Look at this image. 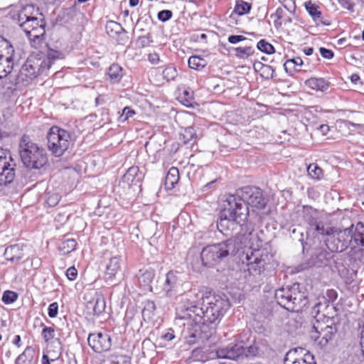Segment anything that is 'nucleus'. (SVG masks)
Returning a JSON list of instances; mask_svg holds the SVG:
<instances>
[{
    "mask_svg": "<svg viewBox=\"0 0 364 364\" xmlns=\"http://www.w3.org/2000/svg\"><path fill=\"white\" fill-rule=\"evenodd\" d=\"M230 308L228 299L220 296H214L207 305L196 309L193 318V326L188 331L186 337L196 338L199 337L202 328L208 324L219 323L226 311Z\"/></svg>",
    "mask_w": 364,
    "mask_h": 364,
    "instance_id": "f257e3e1",
    "label": "nucleus"
},
{
    "mask_svg": "<svg viewBox=\"0 0 364 364\" xmlns=\"http://www.w3.org/2000/svg\"><path fill=\"white\" fill-rule=\"evenodd\" d=\"M249 215V208L241 200L237 193L229 195L223 203L220 212L217 227L220 232L228 235L235 230L238 224L245 223Z\"/></svg>",
    "mask_w": 364,
    "mask_h": 364,
    "instance_id": "f03ea898",
    "label": "nucleus"
},
{
    "mask_svg": "<svg viewBox=\"0 0 364 364\" xmlns=\"http://www.w3.org/2000/svg\"><path fill=\"white\" fill-rule=\"evenodd\" d=\"M65 58V51L58 48L57 46H48L46 57L43 58L30 56L20 70L17 77L18 82L28 84L38 75L46 74L52 65L57 60Z\"/></svg>",
    "mask_w": 364,
    "mask_h": 364,
    "instance_id": "7ed1b4c3",
    "label": "nucleus"
},
{
    "mask_svg": "<svg viewBox=\"0 0 364 364\" xmlns=\"http://www.w3.org/2000/svg\"><path fill=\"white\" fill-rule=\"evenodd\" d=\"M242 248V241L238 237H231L223 242L204 247L200 253L203 264L213 267L224 258L235 255Z\"/></svg>",
    "mask_w": 364,
    "mask_h": 364,
    "instance_id": "20e7f679",
    "label": "nucleus"
},
{
    "mask_svg": "<svg viewBox=\"0 0 364 364\" xmlns=\"http://www.w3.org/2000/svg\"><path fill=\"white\" fill-rule=\"evenodd\" d=\"M242 248V241L238 237H231L223 242L204 247L200 253L203 264L213 267L224 258L235 255Z\"/></svg>",
    "mask_w": 364,
    "mask_h": 364,
    "instance_id": "39448f33",
    "label": "nucleus"
},
{
    "mask_svg": "<svg viewBox=\"0 0 364 364\" xmlns=\"http://www.w3.org/2000/svg\"><path fill=\"white\" fill-rule=\"evenodd\" d=\"M326 307V303L318 302L314 304L311 311V314L316 321L310 331V337L321 348L326 346L338 331L336 323L329 318H327L326 322L319 321L322 316H324L323 314L320 316L321 309Z\"/></svg>",
    "mask_w": 364,
    "mask_h": 364,
    "instance_id": "423d86ee",
    "label": "nucleus"
},
{
    "mask_svg": "<svg viewBox=\"0 0 364 364\" xmlns=\"http://www.w3.org/2000/svg\"><path fill=\"white\" fill-rule=\"evenodd\" d=\"M274 298L279 306L290 311H302L308 304L307 296L299 283L277 289Z\"/></svg>",
    "mask_w": 364,
    "mask_h": 364,
    "instance_id": "0eeeda50",
    "label": "nucleus"
},
{
    "mask_svg": "<svg viewBox=\"0 0 364 364\" xmlns=\"http://www.w3.org/2000/svg\"><path fill=\"white\" fill-rule=\"evenodd\" d=\"M19 154L22 163L28 168L40 169L48 161L44 149L23 135L19 142Z\"/></svg>",
    "mask_w": 364,
    "mask_h": 364,
    "instance_id": "6e6552de",
    "label": "nucleus"
},
{
    "mask_svg": "<svg viewBox=\"0 0 364 364\" xmlns=\"http://www.w3.org/2000/svg\"><path fill=\"white\" fill-rule=\"evenodd\" d=\"M47 140L48 150L56 157L63 156L72 144L70 132L57 126L50 129Z\"/></svg>",
    "mask_w": 364,
    "mask_h": 364,
    "instance_id": "1a4fd4ad",
    "label": "nucleus"
},
{
    "mask_svg": "<svg viewBox=\"0 0 364 364\" xmlns=\"http://www.w3.org/2000/svg\"><path fill=\"white\" fill-rule=\"evenodd\" d=\"M352 243V228L336 230L325 240L327 248L331 252H341L346 250Z\"/></svg>",
    "mask_w": 364,
    "mask_h": 364,
    "instance_id": "9d476101",
    "label": "nucleus"
},
{
    "mask_svg": "<svg viewBox=\"0 0 364 364\" xmlns=\"http://www.w3.org/2000/svg\"><path fill=\"white\" fill-rule=\"evenodd\" d=\"M198 308L196 301L191 299V294H181V301L176 307V318L188 320L186 323H183L185 326H187V331L193 326V318Z\"/></svg>",
    "mask_w": 364,
    "mask_h": 364,
    "instance_id": "9b49d317",
    "label": "nucleus"
},
{
    "mask_svg": "<svg viewBox=\"0 0 364 364\" xmlns=\"http://www.w3.org/2000/svg\"><path fill=\"white\" fill-rule=\"evenodd\" d=\"M240 198L247 205H251L257 209H263L267 204L262 191L256 186H247L237 191Z\"/></svg>",
    "mask_w": 364,
    "mask_h": 364,
    "instance_id": "f8f14e48",
    "label": "nucleus"
},
{
    "mask_svg": "<svg viewBox=\"0 0 364 364\" xmlns=\"http://www.w3.org/2000/svg\"><path fill=\"white\" fill-rule=\"evenodd\" d=\"M212 358L220 359H228L236 360L244 357L245 355V342L236 339L228 345L220 346L211 353Z\"/></svg>",
    "mask_w": 364,
    "mask_h": 364,
    "instance_id": "ddd939ff",
    "label": "nucleus"
},
{
    "mask_svg": "<svg viewBox=\"0 0 364 364\" xmlns=\"http://www.w3.org/2000/svg\"><path fill=\"white\" fill-rule=\"evenodd\" d=\"M17 60L18 58L11 43L0 36V62L4 65V70H6L7 75L12 72Z\"/></svg>",
    "mask_w": 364,
    "mask_h": 364,
    "instance_id": "4468645a",
    "label": "nucleus"
},
{
    "mask_svg": "<svg viewBox=\"0 0 364 364\" xmlns=\"http://www.w3.org/2000/svg\"><path fill=\"white\" fill-rule=\"evenodd\" d=\"M184 283V274L182 272L171 270L166 275L163 291L168 297H171L176 294H181L180 288Z\"/></svg>",
    "mask_w": 364,
    "mask_h": 364,
    "instance_id": "2eb2a0df",
    "label": "nucleus"
},
{
    "mask_svg": "<svg viewBox=\"0 0 364 364\" xmlns=\"http://www.w3.org/2000/svg\"><path fill=\"white\" fill-rule=\"evenodd\" d=\"M87 343L94 352L101 353L110 349L112 339L111 337L105 333H92L88 335Z\"/></svg>",
    "mask_w": 364,
    "mask_h": 364,
    "instance_id": "dca6fc26",
    "label": "nucleus"
},
{
    "mask_svg": "<svg viewBox=\"0 0 364 364\" xmlns=\"http://www.w3.org/2000/svg\"><path fill=\"white\" fill-rule=\"evenodd\" d=\"M285 364H316L314 355L303 348L290 350L286 355Z\"/></svg>",
    "mask_w": 364,
    "mask_h": 364,
    "instance_id": "f3484780",
    "label": "nucleus"
},
{
    "mask_svg": "<svg viewBox=\"0 0 364 364\" xmlns=\"http://www.w3.org/2000/svg\"><path fill=\"white\" fill-rule=\"evenodd\" d=\"M105 29L107 35L113 39H115L119 44H124L128 37L127 31L119 23L114 21L107 22Z\"/></svg>",
    "mask_w": 364,
    "mask_h": 364,
    "instance_id": "a211bd4d",
    "label": "nucleus"
},
{
    "mask_svg": "<svg viewBox=\"0 0 364 364\" xmlns=\"http://www.w3.org/2000/svg\"><path fill=\"white\" fill-rule=\"evenodd\" d=\"M338 260V255L321 251L316 255L314 264L317 267H329L332 270H339Z\"/></svg>",
    "mask_w": 364,
    "mask_h": 364,
    "instance_id": "6ab92c4d",
    "label": "nucleus"
},
{
    "mask_svg": "<svg viewBox=\"0 0 364 364\" xmlns=\"http://www.w3.org/2000/svg\"><path fill=\"white\" fill-rule=\"evenodd\" d=\"M304 6L316 26L331 25V21L329 20L324 19L323 18L322 13L320 11V7L318 5L309 0L304 2Z\"/></svg>",
    "mask_w": 364,
    "mask_h": 364,
    "instance_id": "aec40b11",
    "label": "nucleus"
},
{
    "mask_svg": "<svg viewBox=\"0 0 364 364\" xmlns=\"http://www.w3.org/2000/svg\"><path fill=\"white\" fill-rule=\"evenodd\" d=\"M27 246L23 243H16L6 247L4 253L5 259L11 262H18L26 253Z\"/></svg>",
    "mask_w": 364,
    "mask_h": 364,
    "instance_id": "412c9836",
    "label": "nucleus"
},
{
    "mask_svg": "<svg viewBox=\"0 0 364 364\" xmlns=\"http://www.w3.org/2000/svg\"><path fill=\"white\" fill-rule=\"evenodd\" d=\"M247 257V270L250 275L255 277H258V281L262 280V277L265 275V265L267 264L265 260L262 258L257 257Z\"/></svg>",
    "mask_w": 364,
    "mask_h": 364,
    "instance_id": "4be33fe9",
    "label": "nucleus"
},
{
    "mask_svg": "<svg viewBox=\"0 0 364 364\" xmlns=\"http://www.w3.org/2000/svg\"><path fill=\"white\" fill-rule=\"evenodd\" d=\"M145 176L144 169H140L139 167L133 166L130 167L122 177V181L127 183L129 186H140V183L143 181Z\"/></svg>",
    "mask_w": 364,
    "mask_h": 364,
    "instance_id": "5701e85b",
    "label": "nucleus"
},
{
    "mask_svg": "<svg viewBox=\"0 0 364 364\" xmlns=\"http://www.w3.org/2000/svg\"><path fill=\"white\" fill-rule=\"evenodd\" d=\"M38 15L43 16V14L39 13L38 8L35 7L33 4H27L18 11L16 14H14L13 18L19 24L23 21L38 18Z\"/></svg>",
    "mask_w": 364,
    "mask_h": 364,
    "instance_id": "b1692460",
    "label": "nucleus"
},
{
    "mask_svg": "<svg viewBox=\"0 0 364 364\" xmlns=\"http://www.w3.org/2000/svg\"><path fill=\"white\" fill-rule=\"evenodd\" d=\"M105 307L104 296L99 292H95L92 299L87 303V309L92 310L94 316H100L105 311Z\"/></svg>",
    "mask_w": 364,
    "mask_h": 364,
    "instance_id": "393cba45",
    "label": "nucleus"
},
{
    "mask_svg": "<svg viewBox=\"0 0 364 364\" xmlns=\"http://www.w3.org/2000/svg\"><path fill=\"white\" fill-rule=\"evenodd\" d=\"M122 259L119 256H114L109 259L106 264L105 276L106 279L112 280L116 274L121 270Z\"/></svg>",
    "mask_w": 364,
    "mask_h": 364,
    "instance_id": "a878e982",
    "label": "nucleus"
},
{
    "mask_svg": "<svg viewBox=\"0 0 364 364\" xmlns=\"http://www.w3.org/2000/svg\"><path fill=\"white\" fill-rule=\"evenodd\" d=\"M11 168V171L16 169V164L11 156L8 149H0V171H7Z\"/></svg>",
    "mask_w": 364,
    "mask_h": 364,
    "instance_id": "bb28decb",
    "label": "nucleus"
},
{
    "mask_svg": "<svg viewBox=\"0 0 364 364\" xmlns=\"http://www.w3.org/2000/svg\"><path fill=\"white\" fill-rule=\"evenodd\" d=\"M349 228H352V243L351 247L355 248L356 246L364 247V224L358 222L353 230V225Z\"/></svg>",
    "mask_w": 364,
    "mask_h": 364,
    "instance_id": "cd10ccee",
    "label": "nucleus"
},
{
    "mask_svg": "<svg viewBox=\"0 0 364 364\" xmlns=\"http://www.w3.org/2000/svg\"><path fill=\"white\" fill-rule=\"evenodd\" d=\"M46 21L41 18V24L36 28L28 29L26 35L29 40L34 43H39L43 38L46 33Z\"/></svg>",
    "mask_w": 364,
    "mask_h": 364,
    "instance_id": "c85d7f7f",
    "label": "nucleus"
},
{
    "mask_svg": "<svg viewBox=\"0 0 364 364\" xmlns=\"http://www.w3.org/2000/svg\"><path fill=\"white\" fill-rule=\"evenodd\" d=\"M305 85L316 91H325L328 88L329 82L324 78L311 77L305 81Z\"/></svg>",
    "mask_w": 364,
    "mask_h": 364,
    "instance_id": "c756f323",
    "label": "nucleus"
},
{
    "mask_svg": "<svg viewBox=\"0 0 364 364\" xmlns=\"http://www.w3.org/2000/svg\"><path fill=\"white\" fill-rule=\"evenodd\" d=\"M179 181V171L176 167H171L165 178L164 185L166 189H173Z\"/></svg>",
    "mask_w": 364,
    "mask_h": 364,
    "instance_id": "7c9ffc66",
    "label": "nucleus"
},
{
    "mask_svg": "<svg viewBox=\"0 0 364 364\" xmlns=\"http://www.w3.org/2000/svg\"><path fill=\"white\" fill-rule=\"evenodd\" d=\"M35 350L31 346H27L23 352L15 360V364H33Z\"/></svg>",
    "mask_w": 364,
    "mask_h": 364,
    "instance_id": "2f4dec72",
    "label": "nucleus"
},
{
    "mask_svg": "<svg viewBox=\"0 0 364 364\" xmlns=\"http://www.w3.org/2000/svg\"><path fill=\"white\" fill-rule=\"evenodd\" d=\"M124 70L119 64H112L107 71V75L110 80L113 82H118L124 76Z\"/></svg>",
    "mask_w": 364,
    "mask_h": 364,
    "instance_id": "473e14b6",
    "label": "nucleus"
},
{
    "mask_svg": "<svg viewBox=\"0 0 364 364\" xmlns=\"http://www.w3.org/2000/svg\"><path fill=\"white\" fill-rule=\"evenodd\" d=\"M240 226L241 232L240 235L235 237L240 238L242 241V247L246 246L247 242L251 240V235L254 231L255 228L251 224L241 223L239 224Z\"/></svg>",
    "mask_w": 364,
    "mask_h": 364,
    "instance_id": "72a5a7b5",
    "label": "nucleus"
},
{
    "mask_svg": "<svg viewBox=\"0 0 364 364\" xmlns=\"http://www.w3.org/2000/svg\"><path fill=\"white\" fill-rule=\"evenodd\" d=\"M310 229L316 232L318 235H325L327 237L336 230V228L326 225L320 220Z\"/></svg>",
    "mask_w": 364,
    "mask_h": 364,
    "instance_id": "f704fd0d",
    "label": "nucleus"
},
{
    "mask_svg": "<svg viewBox=\"0 0 364 364\" xmlns=\"http://www.w3.org/2000/svg\"><path fill=\"white\" fill-rule=\"evenodd\" d=\"M155 277V272L152 269H148L144 270L139 275V282L140 285L143 286L144 288L149 287L151 289V283L152 282L154 278Z\"/></svg>",
    "mask_w": 364,
    "mask_h": 364,
    "instance_id": "c9c22d12",
    "label": "nucleus"
},
{
    "mask_svg": "<svg viewBox=\"0 0 364 364\" xmlns=\"http://www.w3.org/2000/svg\"><path fill=\"white\" fill-rule=\"evenodd\" d=\"M188 63L191 69L201 70L208 65V60L198 55H192L188 58Z\"/></svg>",
    "mask_w": 364,
    "mask_h": 364,
    "instance_id": "e433bc0d",
    "label": "nucleus"
},
{
    "mask_svg": "<svg viewBox=\"0 0 364 364\" xmlns=\"http://www.w3.org/2000/svg\"><path fill=\"white\" fill-rule=\"evenodd\" d=\"M156 304L153 301L148 300L144 303L142 309V316L145 321L152 320L155 316Z\"/></svg>",
    "mask_w": 364,
    "mask_h": 364,
    "instance_id": "4c0bfd02",
    "label": "nucleus"
},
{
    "mask_svg": "<svg viewBox=\"0 0 364 364\" xmlns=\"http://www.w3.org/2000/svg\"><path fill=\"white\" fill-rule=\"evenodd\" d=\"M0 171V189L9 186L13 181L16 176V171H11V168Z\"/></svg>",
    "mask_w": 364,
    "mask_h": 364,
    "instance_id": "58836bf2",
    "label": "nucleus"
},
{
    "mask_svg": "<svg viewBox=\"0 0 364 364\" xmlns=\"http://www.w3.org/2000/svg\"><path fill=\"white\" fill-rule=\"evenodd\" d=\"M303 211L304 220L311 228L319 220L316 217V210L311 207L304 206Z\"/></svg>",
    "mask_w": 364,
    "mask_h": 364,
    "instance_id": "ea45409f",
    "label": "nucleus"
},
{
    "mask_svg": "<svg viewBox=\"0 0 364 364\" xmlns=\"http://www.w3.org/2000/svg\"><path fill=\"white\" fill-rule=\"evenodd\" d=\"M251 4L243 0H237L234 7V12L238 16H243L250 12Z\"/></svg>",
    "mask_w": 364,
    "mask_h": 364,
    "instance_id": "a19ab883",
    "label": "nucleus"
},
{
    "mask_svg": "<svg viewBox=\"0 0 364 364\" xmlns=\"http://www.w3.org/2000/svg\"><path fill=\"white\" fill-rule=\"evenodd\" d=\"M307 172L311 178L319 181L323 176V172L316 164H311L307 167Z\"/></svg>",
    "mask_w": 364,
    "mask_h": 364,
    "instance_id": "79ce46f5",
    "label": "nucleus"
},
{
    "mask_svg": "<svg viewBox=\"0 0 364 364\" xmlns=\"http://www.w3.org/2000/svg\"><path fill=\"white\" fill-rule=\"evenodd\" d=\"M77 242L74 239H67L62 242L59 250L63 255H68L76 248Z\"/></svg>",
    "mask_w": 364,
    "mask_h": 364,
    "instance_id": "37998d69",
    "label": "nucleus"
},
{
    "mask_svg": "<svg viewBox=\"0 0 364 364\" xmlns=\"http://www.w3.org/2000/svg\"><path fill=\"white\" fill-rule=\"evenodd\" d=\"M196 134L192 127L186 129L183 134L181 135V140L185 144L193 145L195 143Z\"/></svg>",
    "mask_w": 364,
    "mask_h": 364,
    "instance_id": "c03bdc74",
    "label": "nucleus"
},
{
    "mask_svg": "<svg viewBox=\"0 0 364 364\" xmlns=\"http://www.w3.org/2000/svg\"><path fill=\"white\" fill-rule=\"evenodd\" d=\"M41 18H43V17L30 18L27 21H23L18 25L26 33L28 29L36 28L37 26H39L41 24Z\"/></svg>",
    "mask_w": 364,
    "mask_h": 364,
    "instance_id": "a18cd8bd",
    "label": "nucleus"
},
{
    "mask_svg": "<svg viewBox=\"0 0 364 364\" xmlns=\"http://www.w3.org/2000/svg\"><path fill=\"white\" fill-rule=\"evenodd\" d=\"M234 50L235 56L241 59L246 58L254 53V50L251 46L237 47Z\"/></svg>",
    "mask_w": 364,
    "mask_h": 364,
    "instance_id": "49530a36",
    "label": "nucleus"
},
{
    "mask_svg": "<svg viewBox=\"0 0 364 364\" xmlns=\"http://www.w3.org/2000/svg\"><path fill=\"white\" fill-rule=\"evenodd\" d=\"M257 48L261 52L267 54H272L275 51L274 46L264 39H262L257 43Z\"/></svg>",
    "mask_w": 364,
    "mask_h": 364,
    "instance_id": "de8ad7c7",
    "label": "nucleus"
},
{
    "mask_svg": "<svg viewBox=\"0 0 364 364\" xmlns=\"http://www.w3.org/2000/svg\"><path fill=\"white\" fill-rule=\"evenodd\" d=\"M194 92H179L177 99L184 105L191 106L193 102Z\"/></svg>",
    "mask_w": 364,
    "mask_h": 364,
    "instance_id": "09e8293b",
    "label": "nucleus"
},
{
    "mask_svg": "<svg viewBox=\"0 0 364 364\" xmlns=\"http://www.w3.org/2000/svg\"><path fill=\"white\" fill-rule=\"evenodd\" d=\"M18 294L12 291L6 290L4 292L1 300L5 304H11L16 301Z\"/></svg>",
    "mask_w": 364,
    "mask_h": 364,
    "instance_id": "8fccbe9b",
    "label": "nucleus"
},
{
    "mask_svg": "<svg viewBox=\"0 0 364 364\" xmlns=\"http://www.w3.org/2000/svg\"><path fill=\"white\" fill-rule=\"evenodd\" d=\"M153 43L152 36L151 33H147L145 36L138 37L136 44L139 48H145L149 46Z\"/></svg>",
    "mask_w": 364,
    "mask_h": 364,
    "instance_id": "3c124183",
    "label": "nucleus"
},
{
    "mask_svg": "<svg viewBox=\"0 0 364 364\" xmlns=\"http://www.w3.org/2000/svg\"><path fill=\"white\" fill-rule=\"evenodd\" d=\"M41 326H43L41 335L44 338L45 341L48 343L54 338L55 330L52 327L46 326L44 323H42Z\"/></svg>",
    "mask_w": 364,
    "mask_h": 364,
    "instance_id": "603ef678",
    "label": "nucleus"
},
{
    "mask_svg": "<svg viewBox=\"0 0 364 364\" xmlns=\"http://www.w3.org/2000/svg\"><path fill=\"white\" fill-rule=\"evenodd\" d=\"M60 201V196L57 193H47L46 196V203L49 207L55 206Z\"/></svg>",
    "mask_w": 364,
    "mask_h": 364,
    "instance_id": "864d4df0",
    "label": "nucleus"
},
{
    "mask_svg": "<svg viewBox=\"0 0 364 364\" xmlns=\"http://www.w3.org/2000/svg\"><path fill=\"white\" fill-rule=\"evenodd\" d=\"M135 114L136 112L134 109L127 106L122 109V112L119 117V120L124 122L132 117Z\"/></svg>",
    "mask_w": 364,
    "mask_h": 364,
    "instance_id": "5fc2aeb1",
    "label": "nucleus"
},
{
    "mask_svg": "<svg viewBox=\"0 0 364 364\" xmlns=\"http://www.w3.org/2000/svg\"><path fill=\"white\" fill-rule=\"evenodd\" d=\"M173 17V12L171 10L164 9L158 12L157 18L161 22H166Z\"/></svg>",
    "mask_w": 364,
    "mask_h": 364,
    "instance_id": "6e6d98bb",
    "label": "nucleus"
},
{
    "mask_svg": "<svg viewBox=\"0 0 364 364\" xmlns=\"http://www.w3.org/2000/svg\"><path fill=\"white\" fill-rule=\"evenodd\" d=\"M259 348L255 345H251L249 347L245 346V355L244 357L257 356L259 354Z\"/></svg>",
    "mask_w": 364,
    "mask_h": 364,
    "instance_id": "4d7b16f0",
    "label": "nucleus"
},
{
    "mask_svg": "<svg viewBox=\"0 0 364 364\" xmlns=\"http://www.w3.org/2000/svg\"><path fill=\"white\" fill-rule=\"evenodd\" d=\"M163 75L168 80H173L177 75V70L173 67H167L164 70Z\"/></svg>",
    "mask_w": 364,
    "mask_h": 364,
    "instance_id": "13d9d810",
    "label": "nucleus"
},
{
    "mask_svg": "<svg viewBox=\"0 0 364 364\" xmlns=\"http://www.w3.org/2000/svg\"><path fill=\"white\" fill-rule=\"evenodd\" d=\"M58 313V304L57 302L51 303L48 308V314L50 318H55Z\"/></svg>",
    "mask_w": 364,
    "mask_h": 364,
    "instance_id": "bf43d9fd",
    "label": "nucleus"
},
{
    "mask_svg": "<svg viewBox=\"0 0 364 364\" xmlns=\"http://www.w3.org/2000/svg\"><path fill=\"white\" fill-rule=\"evenodd\" d=\"M176 338L174 331L172 328H168L166 332L161 334L160 338L164 341H171Z\"/></svg>",
    "mask_w": 364,
    "mask_h": 364,
    "instance_id": "052dcab7",
    "label": "nucleus"
},
{
    "mask_svg": "<svg viewBox=\"0 0 364 364\" xmlns=\"http://www.w3.org/2000/svg\"><path fill=\"white\" fill-rule=\"evenodd\" d=\"M338 4L344 9L348 10L351 13L354 12L355 4L350 0H337Z\"/></svg>",
    "mask_w": 364,
    "mask_h": 364,
    "instance_id": "680f3d73",
    "label": "nucleus"
},
{
    "mask_svg": "<svg viewBox=\"0 0 364 364\" xmlns=\"http://www.w3.org/2000/svg\"><path fill=\"white\" fill-rule=\"evenodd\" d=\"M281 4H283L284 9H286L289 11H295L296 5L294 0H278Z\"/></svg>",
    "mask_w": 364,
    "mask_h": 364,
    "instance_id": "e2e57ef3",
    "label": "nucleus"
},
{
    "mask_svg": "<svg viewBox=\"0 0 364 364\" xmlns=\"http://www.w3.org/2000/svg\"><path fill=\"white\" fill-rule=\"evenodd\" d=\"M303 64V60L300 57L289 59L285 62L286 66L292 65L295 68H296L297 66H301Z\"/></svg>",
    "mask_w": 364,
    "mask_h": 364,
    "instance_id": "0e129e2a",
    "label": "nucleus"
},
{
    "mask_svg": "<svg viewBox=\"0 0 364 364\" xmlns=\"http://www.w3.org/2000/svg\"><path fill=\"white\" fill-rule=\"evenodd\" d=\"M320 54L321 56L326 59H332L334 56V53L332 50L323 47L319 48Z\"/></svg>",
    "mask_w": 364,
    "mask_h": 364,
    "instance_id": "69168bd1",
    "label": "nucleus"
},
{
    "mask_svg": "<svg viewBox=\"0 0 364 364\" xmlns=\"http://www.w3.org/2000/svg\"><path fill=\"white\" fill-rule=\"evenodd\" d=\"M247 38L241 35H231L228 38V41L231 44H237L241 41L246 40Z\"/></svg>",
    "mask_w": 364,
    "mask_h": 364,
    "instance_id": "338daca9",
    "label": "nucleus"
},
{
    "mask_svg": "<svg viewBox=\"0 0 364 364\" xmlns=\"http://www.w3.org/2000/svg\"><path fill=\"white\" fill-rule=\"evenodd\" d=\"M77 275V270L75 267H69L66 271V277L70 281H74Z\"/></svg>",
    "mask_w": 364,
    "mask_h": 364,
    "instance_id": "774afa93",
    "label": "nucleus"
}]
</instances>
